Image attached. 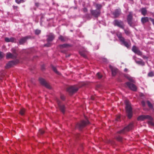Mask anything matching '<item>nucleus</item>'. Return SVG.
<instances>
[{
    "label": "nucleus",
    "mask_w": 154,
    "mask_h": 154,
    "mask_svg": "<svg viewBox=\"0 0 154 154\" xmlns=\"http://www.w3.org/2000/svg\"><path fill=\"white\" fill-rule=\"evenodd\" d=\"M116 35L119 38V41L121 42L125 46L129 48L130 47V42H128L125 40L124 38L122 36V33L120 32H117L116 33Z\"/></svg>",
    "instance_id": "obj_1"
},
{
    "label": "nucleus",
    "mask_w": 154,
    "mask_h": 154,
    "mask_svg": "<svg viewBox=\"0 0 154 154\" xmlns=\"http://www.w3.org/2000/svg\"><path fill=\"white\" fill-rule=\"evenodd\" d=\"M125 104L126 105L125 109L128 118L129 119H131L133 115L132 109L130 103L128 100L125 101Z\"/></svg>",
    "instance_id": "obj_2"
},
{
    "label": "nucleus",
    "mask_w": 154,
    "mask_h": 154,
    "mask_svg": "<svg viewBox=\"0 0 154 154\" xmlns=\"http://www.w3.org/2000/svg\"><path fill=\"white\" fill-rule=\"evenodd\" d=\"M113 23L114 26H117L123 29H124L125 25L123 21L121 20L115 19L113 21Z\"/></svg>",
    "instance_id": "obj_3"
},
{
    "label": "nucleus",
    "mask_w": 154,
    "mask_h": 154,
    "mask_svg": "<svg viewBox=\"0 0 154 154\" xmlns=\"http://www.w3.org/2000/svg\"><path fill=\"white\" fill-rule=\"evenodd\" d=\"M89 123L88 121L82 120L79 123H78L76 126V127L79 129L81 130L83 128L87 125Z\"/></svg>",
    "instance_id": "obj_4"
},
{
    "label": "nucleus",
    "mask_w": 154,
    "mask_h": 154,
    "mask_svg": "<svg viewBox=\"0 0 154 154\" xmlns=\"http://www.w3.org/2000/svg\"><path fill=\"white\" fill-rule=\"evenodd\" d=\"M133 126V123H131L125 127L123 129L118 131V133L119 134H124L126 132L132 129Z\"/></svg>",
    "instance_id": "obj_5"
},
{
    "label": "nucleus",
    "mask_w": 154,
    "mask_h": 154,
    "mask_svg": "<svg viewBox=\"0 0 154 154\" xmlns=\"http://www.w3.org/2000/svg\"><path fill=\"white\" fill-rule=\"evenodd\" d=\"M79 90V88L77 85L71 86L67 89V91L71 94L76 92Z\"/></svg>",
    "instance_id": "obj_6"
},
{
    "label": "nucleus",
    "mask_w": 154,
    "mask_h": 154,
    "mask_svg": "<svg viewBox=\"0 0 154 154\" xmlns=\"http://www.w3.org/2000/svg\"><path fill=\"white\" fill-rule=\"evenodd\" d=\"M146 119L152 120L153 119V118L149 115H142L138 116L137 119V120L138 121H143Z\"/></svg>",
    "instance_id": "obj_7"
},
{
    "label": "nucleus",
    "mask_w": 154,
    "mask_h": 154,
    "mask_svg": "<svg viewBox=\"0 0 154 154\" xmlns=\"http://www.w3.org/2000/svg\"><path fill=\"white\" fill-rule=\"evenodd\" d=\"M39 81L41 85L45 86L46 88L49 89L51 88V87L50 86V85L46 82L44 79L40 78L39 79Z\"/></svg>",
    "instance_id": "obj_8"
},
{
    "label": "nucleus",
    "mask_w": 154,
    "mask_h": 154,
    "mask_svg": "<svg viewBox=\"0 0 154 154\" xmlns=\"http://www.w3.org/2000/svg\"><path fill=\"white\" fill-rule=\"evenodd\" d=\"M121 14V10L120 9H115L112 13V14L114 16V18L118 17Z\"/></svg>",
    "instance_id": "obj_9"
},
{
    "label": "nucleus",
    "mask_w": 154,
    "mask_h": 154,
    "mask_svg": "<svg viewBox=\"0 0 154 154\" xmlns=\"http://www.w3.org/2000/svg\"><path fill=\"white\" fill-rule=\"evenodd\" d=\"M90 12L92 15L95 17H97L100 14V10H91Z\"/></svg>",
    "instance_id": "obj_10"
},
{
    "label": "nucleus",
    "mask_w": 154,
    "mask_h": 154,
    "mask_svg": "<svg viewBox=\"0 0 154 154\" xmlns=\"http://www.w3.org/2000/svg\"><path fill=\"white\" fill-rule=\"evenodd\" d=\"M133 18L132 13L131 12L129 13V14L127 16V20L128 24L130 26H132Z\"/></svg>",
    "instance_id": "obj_11"
},
{
    "label": "nucleus",
    "mask_w": 154,
    "mask_h": 154,
    "mask_svg": "<svg viewBox=\"0 0 154 154\" xmlns=\"http://www.w3.org/2000/svg\"><path fill=\"white\" fill-rule=\"evenodd\" d=\"M132 51L135 54L141 56L142 55V53L136 46H133L132 48Z\"/></svg>",
    "instance_id": "obj_12"
},
{
    "label": "nucleus",
    "mask_w": 154,
    "mask_h": 154,
    "mask_svg": "<svg viewBox=\"0 0 154 154\" xmlns=\"http://www.w3.org/2000/svg\"><path fill=\"white\" fill-rule=\"evenodd\" d=\"M125 84L131 90L134 91H135L137 90V87L134 84L131 83L129 82H126Z\"/></svg>",
    "instance_id": "obj_13"
},
{
    "label": "nucleus",
    "mask_w": 154,
    "mask_h": 154,
    "mask_svg": "<svg viewBox=\"0 0 154 154\" xmlns=\"http://www.w3.org/2000/svg\"><path fill=\"white\" fill-rule=\"evenodd\" d=\"M18 62V60H12L9 61L7 64L5 68H8L11 67L13 65L17 64Z\"/></svg>",
    "instance_id": "obj_14"
},
{
    "label": "nucleus",
    "mask_w": 154,
    "mask_h": 154,
    "mask_svg": "<svg viewBox=\"0 0 154 154\" xmlns=\"http://www.w3.org/2000/svg\"><path fill=\"white\" fill-rule=\"evenodd\" d=\"M30 36H26L20 38L19 41V44L20 45H22L26 42L27 40L30 38Z\"/></svg>",
    "instance_id": "obj_15"
},
{
    "label": "nucleus",
    "mask_w": 154,
    "mask_h": 154,
    "mask_svg": "<svg viewBox=\"0 0 154 154\" xmlns=\"http://www.w3.org/2000/svg\"><path fill=\"white\" fill-rule=\"evenodd\" d=\"M57 103L61 111L63 113H64L65 111V107L64 105L61 104L60 101L59 100H57Z\"/></svg>",
    "instance_id": "obj_16"
},
{
    "label": "nucleus",
    "mask_w": 154,
    "mask_h": 154,
    "mask_svg": "<svg viewBox=\"0 0 154 154\" xmlns=\"http://www.w3.org/2000/svg\"><path fill=\"white\" fill-rule=\"evenodd\" d=\"M6 57L7 59L10 58L14 59L17 57L15 55H14L10 52H8L6 54Z\"/></svg>",
    "instance_id": "obj_17"
},
{
    "label": "nucleus",
    "mask_w": 154,
    "mask_h": 154,
    "mask_svg": "<svg viewBox=\"0 0 154 154\" xmlns=\"http://www.w3.org/2000/svg\"><path fill=\"white\" fill-rule=\"evenodd\" d=\"M47 40L48 42L52 41L55 38V36L53 33H50L48 35Z\"/></svg>",
    "instance_id": "obj_18"
},
{
    "label": "nucleus",
    "mask_w": 154,
    "mask_h": 154,
    "mask_svg": "<svg viewBox=\"0 0 154 154\" xmlns=\"http://www.w3.org/2000/svg\"><path fill=\"white\" fill-rule=\"evenodd\" d=\"M109 68L112 72V76H115L117 72V69L114 68L112 66H109Z\"/></svg>",
    "instance_id": "obj_19"
},
{
    "label": "nucleus",
    "mask_w": 154,
    "mask_h": 154,
    "mask_svg": "<svg viewBox=\"0 0 154 154\" xmlns=\"http://www.w3.org/2000/svg\"><path fill=\"white\" fill-rule=\"evenodd\" d=\"M5 41L7 42H16V39L13 37H11L10 38H5Z\"/></svg>",
    "instance_id": "obj_20"
},
{
    "label": "nucleus",
    "mask_w": 154,
    "mask_h": 154,
    "mask_svg": "<svg viewBox=\"0 0 154 154\" xmlns=\"http://www.w3.org/2000/svg\"><path fill=\"white\" fill-rule=\"evenodd\" d=\"M71 45L69 44H63V45H59L60 48H68L69 47H70Z\"/></svg>",
    "instance_id": "obj_21"
},
{
    "label": "nucleus",
    "mask_w": 154,
    "mask_h": 154,
    "mask_svg": "<svg viewBox=\"0 0 154 154\" xmlns=\"http://www.w3.org/2000/svg\"><path fill=\"white\" fill-rule=\"evenodd\" d=\"M93 5L95 6L96 8V10H100L102 8V5L100 4L94 3Z\"/></svg>",
    "instance_id": "obj_22"
},
{
    "label": "nucleus",
    "mask_w": 154,
    "mask_h": 154,
    "mask_svg": "<svg viewBox=\"0 0 154 154\" xmlns=\"http://www.w3.org/2000/svg\"><path fill=\"white\" fill-rule=\"evenodd\" d=\"M148 21L149 18L147 17H142L141 19V21L143 23H144Z\"/></svg>",
    "instance_id": "obj_23"
},
{
    "label": "nucleus",
    "mask_w": 154,
    "mask_h": 154,
    "mask_svg": "<svg viewBox=\"0 0 154 154\" xmlns=\"http://www.w3.org/2000/svg\"><path fill=\"white\" fill-rule=\"evenodd\" d=\"M124 76L128 79L129 81L132 82H134V80L129 75L127 74H124Z\"/></svg>",
    "instance_id": "obj_24"
},
{
    "label": "nucleus",
    "mask_w": 154,
    "mask_h": 154,
    "mask_svg": "<svg viewBox=\"0 0 154 154\" xmlns=\"http://www.w3.org/2000/svg\"><path fill=\"white\" fill-rule=\"evenodd\" d=\"M59 39L62 42H65L67 40V38L66 36H63L62 35H60L59 37Z\"/></svg>",
    "instance_id": "obj_25"
},
{
    "label": "nucleus",
    "mask_w": 154,
    "mask_h": 154,
    "mask_svg": "<svg viewBox=\"0 0 154 154\" xmlns=\"http://www.w3.org/2000/svg\"><path fill=\"white\" fill-rule=\"evenodd\" d=\"M141 13L142 14L145 16L147 13V10H146V8H142L140 10Z\"/></svg>",
    "instance_id": "obj_26"
},
{
    "label": "nucleus",
    "mask_w": 154,
    "mask_h": 154,
    "mask_svg": "<svg viewBox=\"0 0 154 154\" xmlns=\"http://www.w3.org/2000/svg\"><path fill=\"white\" fill-rule=\"evenodd\" d=\"M51 67L55 73L59 75H60V73L57 71L56 67L52 65L51 66Z\"/></svg>",
    "instance_id": "obj_27"
},
{
    "label": "nucleus",
    "mask_w": 154,
    "mask_h": 154,
    "mask_svg": "<svg viewBox=\"0 0 154 154\" xmlns=\"http://www.w3.org/2000/svg\"><path fill=\"white\" fill-rule=\"evenodd\" d=\"M125 32V33L127 35H129L131 33V32L128 29H123Z\"/></svg>",
    "instance_id": "obj_28"
},
{
    "label": "nucleus",
    "mask_w": 154,
    "mask_h": 154,
    "mask_svg": "<svg viewBox=\"0 0 154 154\" xmlns=\"http://www.w3.org/2000/svg\"><path fill=\"white\" fill-rule=\"evenodd\" d=\"M25 111V109L24 108H22L21 109V110L20 112V113L22 116L24 114V113Z\"/></svg>",
    "instance_id": "obj_29"
},
{
    "label": "nucleus",
    "mask_w": 154,
    "mask_h": 154,
    "mask_svg": "<svg viewBox=\"0 0 154 154\" xmlns=\"http://www.w3.org/2000/svg\"><path fill=\"white\" fill-rule=\"evenodd\" d=\"M44 133V131L42 129H40L39 130L38 133V136L43 134Z\"/></svg>",
    "instance_id": "obj_30"
},
{
    "label": "nucleus",
    "mask_w": 154,
    "mask_h": 154,
    "mask_svg": "<svg viewBox=\"0 0 154 154\" xmlns=\"http://www.w3.org/2000/svg\"><path fill=\"white\" fill-rule=\"evenodd\" d=\"M11 51L12 52L13 54L14 55H15L16 57H17V54L16 53V50L14 48H12L11 50Z\"/></svg>",
    "instance_id": "obj_31"
},
{
    "label": "nucleus",
    "mask_w": 154,
    "mask_h": 154,
    "mask_svg": "<svg viewBox=\"0 0 154 154\" xmlns=\"http://www.w3.org/2000/svg\"><path fill=\"white\" fill-rule=\"evenodd\" d=\"M153 120V119L152 120H149V121H148V123L149 125L154 126V123L152 121Z\"/></svg>",
    "instance_id": "obj_32"
},
{
    "label": "nucleus",
    "mask_w": 154,
    "mask_h": 154,
    "mask_svg": "<svg viewBox=\"0 0 154 154\" xmlns=\"http://www.w3.org/2000/svg\"><path fill=\"white\" fill-rule=\"evenodd\" d=\"M136 63L139 64H141L142 66H144L145 65L144 63L143 62L142 60L137 61Z\"/></svg>",
    "instance_id": "obj_33"
},
{
    "label": "nucleus",
    "mask_w": 154,
    "mask_h": 154,
    "mask_svg": "<svg viewBox=\"0 0 154 154\" xmlns=\"http://www.w3.org/2000/svg\"><path fill=\"white\" fill-rule=\"evenodd\" d=\"M147 103L148 104V106L150 108H152L153 106L152 103L149 101H147Z\"/></svg>",
    "instance_id": "obj_34"
},
{
    "label": "nucleus",
    "mask_w": 154,
    "mask_h": 154,
    "mask_svg": "<svg viewBox=\"0 0 154 154\" xmlns=\"http://www.w3.org/2000/svg\"><path fill=\"white\" fill-rule=\"evenodd\" d=\"M96 76L99 79H101L102 77V75L100 72L97 73L96 74Z\"/></svg>",
    "instance_id": "obj_35"
},
{
    "label": "nucleus",
    "mask_w": 154,
    "mask_h": 154,
    "mask_svg": "<svg viewBox=\"0 0 154 154\" xmlns=\"http://www.w3.org/2000/svg\"><path fill=\"white\" fill-rule=\"evenodd\" d=\"M5 54L2 52H0V60L2 59L4 56Z\"/></svg>",
    "instance_id": "obj_36"
},
{
    "label": "nucleus",
    "mask_w": 154,
    "mask_h": 154,
    "mask_svg": "<svg viewBox=\"0 0 154 154\" xmlns=\"http://www.w3.org/2000/svg\"><path fill=\"white\" fill-rule=\"evenodd\" d=\"M16 2L18 4L24 2L23 0H15Z\"/></svg>",
    "instance_id": "obj_37"
},
{
    "label": "nucleus",
    "mask_w": 154,
    "mask_h": 154,
    "mask_svg": "<svg viewBox=\"0 0 154 154\" xmlns=\"http://www.w3.org/2000/svg\"><path fill=\"white\" fill-rule=\"evenodd\" d=\"M35 34L37 35H38L41 32V30L38 29H36L35 31Z\"/></svg>",
    "instance_id": "obj_38"
},
{
    "label": "nucleus",
    "mask_w": 154,
    "mask_h": 154,
    "mask_svg": "<svg viewBox=\"0 0 154 154\" xmlns=\"http://www.w3.org/2000/svg\"><path fill=\"white\" fill-rule=\"evenodd\" d=\"M154 75L153 73L152 72H150L148 74V75L149 77H152Z\"/></svg>",
    "instance_id": "obj_39"
},
{
    "label": "nucleus",
    "mask_w": 154,
    "mask_h": 154,
    "mask_svg": "<svg viewBox=\"0 0 154 154\" xmlns=\"http://www.w3.org/2000/svg\"><path fill=\"white\" fill-rule=\"evenodd\" d=\"M80 55L84 58L86 57V56L83 52H80Z\"/></svg>",
    "instance_id": "obj_40"
},
{
    "label": "nucleus",
    "mask_w": 154,
    "mask_h": 154,
    "mask_svg": "<svg viewBox=\"0 0 154 154\" xmlns=\"http://www.w3.org/2000/svg\"><path fill=\"white\" fill-rule=\"evenodd\" d=\"M116 139L119 141H121L122 140V137L120 136H118L117 137Z\"/></svg>",
    "instance_id": "obj_41"
},
{
    "label": "nucleus",
    "mask_w": 154,
    "mask_h": 154,
    "mask_svg": "<svg viewBox=\"0 0 154 154\" xmlns=\"http://www.w3.org/2000/svg\"><path fill=\"white\" fill-rule=\"evenodd\" d=\"M51 45V43H47L45 44V47H50Z\"/></svg>",
    "instance_id": "obj_42"
},
{
    "label": "nucleus",
    "mask_w": 154,
    "mask_h": 154,
    "mask_svg": "<svg viewBox=\"0 0 154 154\" xmlns=\"http://www.w3.org/2000/svg\"><path fill=\"white\" fill-rule=\"evenodd\" d=\"M60 97H61V99L62 100H65V96H64V95H61V96Z\"/></svg>",
    "instance_id": "obj_43"
},
{
    "label": "nucleus",
    "mask_w": 154,
    "mask_h": 154,
    "mask_svg": "<svg viewBox=\"0 0 154 154\" xmlns=\"http://www.w3.org/2000/svg\"><path fill=\"white\" fill-rule=\"evenodd\" d=\"M142 106H144L145 105V102L144 101H142L141 102Z\"/></svg>",
    "instance_id": "obj_44"
},
{
    "label": "nucleus",
    "mask_w": 154,
    "mask_h": 154,
    "mask_svg": "<svg viewBox=\"0 0 154 154\" xmlns=\"http://www.w3.org/2000/svg\"><path fill=\"white\" fill-rule=\"evenodd\" d=\"M83 11L84 12H86L88 11V9L86 8H83Z\"/></svg>",
    "instance_id": "obj_45"
},
{
    "label": "nucleus",
    "mask_w": 154,
    "mask_h": 154,
    "mask_svg": "<svg viewBox=\"0 0 154 154\" xmlns=\"http://www.w3.org/2000/svg\"><path fill=\"white\" fill-rule=\"evenodd\" d=\"M141 56H142V58H143V59H148V57L142 55Z\"/></svg>",
    "instance_id": "obj_46"
},
{
    "label": "nucleus",
    "mask_w": 154,
    "mask_h": 154,
    "mask_svg": "<svg viewBox=\"0 0 154 154\" xmlns=\"http://www.w3.org/2000/svg\"><path fill=\"white\" fill-rule=\"evenodd\" d=\"M150 20L152 22L153 24H154V19L152 18H150Z\"/></svg>",
    "instance_id": "obj_47"
},
{
    "label": "nucleus",
    "mask_w": 154,
    "mask_h": 154,
    "mask_svg": "<svg viewBox=\"0 0 154 154\" xmlns=\"http://www.w3.org/2000/svg\"><path fill=\"white\" fill-rule=\"evenodd\" d=\"M13 7L14 9H17L18 8V7L17 6H13Z\"/></svg>",
    "instance_id": "obj_48"
},
{
    "label": "nucleus",
    "mask_w": 154,
    "mask_h": 154,
    "mask_svg": "<svg viewBox=\"0 0 154 154\" xmlns=\"http://www.w3.org/2000/svg\"><path fill=\"white\" fill-rule=\"evenodd\" d=\"M91 99L92 100H94V96H92L91 97Z\"/></svg>",
    "instance_id": "obj_49"
},
{
    "label": "nucleus",
    "mask_w": 154,
    "mask_h": 154,
    "mask_svg": "<svg viewBox=\"0 0 154 154\" xmlns=\"http://www.w3.org/2000/svg\"><path fill=\"white\" fill-rule=\"evenodd\" d=\"M120 118V117L119 116L117 117V118L116 119V120L117 121H119V119Z\"/></svg>",
    "instance_id": "obj_50"
},
{
    "label": "nucleus",
    "mask_w": 154,
    "mask_h": 154,
    "mask_svg": "<svg viewBox=\"0 0 154 154\" xmlns=\"http://www.w3.org/2000/svg\"><path fill=\"white\" fill-rule=\"evenodd\" d=\"M35 5L37 7H38L39 6V4L38 3H35Z\"/></svg>",
    "instance_id": "obj_51"
},
{
    "label": "nucleus",
    "mask_w": 154,
    "mask_h": 154,
    "mask_svg": "<svg viewBox=\"0 0 154 154\" xmlns=\"http://www.w3.org/2000/svg\"><path fill=\"white\" fill-rule=\"evenodd\" d=\"M124 71L125 72H127L128 71V69L126 68H125L124 69Z\"/></svg>",
    "instance_id": "obj_52"
},
{
    "label": "nucleus",
    "mask_w": 154,
    "mask_h": 154,
    "mask_svg": "<svg viewBox=\"0 0 154 154\" xmlns=\"http://www.w3.org/2000/svg\"><path fill=\"white\" fill-rule=\"evenodd\" d=\"M41 68L42 70H44L45 69L44 66H42Z\"/></svg>",
    "instance_id": "obj_53"
},
{
    "label": "nucleus",
    "mask_w": 154,
    "mask_h": 154,
    "mask_svg": "<svg viewBox=\"0 0 154 154\" xmlns=\"http://www.w3.org/2000/svg\"><path fill=\"white\" fill-rule=\"evenodd\" d=\"M70 56V54H67V55H66V57H69Z\"/></svg>",
    "instance_id": "obj_54"
},
{
    "label": "nucleus",
    "mask_w": 154,
    "mask_h": 154,
    "mask_svg": "<svg viewBox=\"0 0 154 154\" xmlns=\"http://www.w3.org/2000/svg\"><path fill=\"white\" fill-rule=\"evenodd\" d=\"M131 0V1H133V0Z\"/></svg>",
    "instance_id": "obj_55"
}]
</instances>
